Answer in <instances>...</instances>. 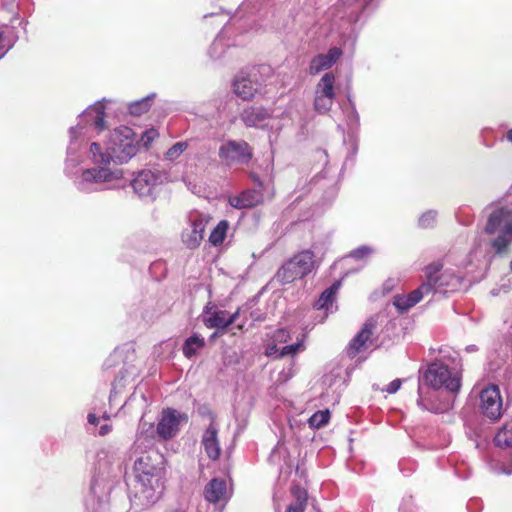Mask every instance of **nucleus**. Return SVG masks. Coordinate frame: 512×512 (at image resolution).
I'll return each mask as SVG.
<instances>
[{
	"label": "nucleus",
	"instance_id": "45",
	"mask_svg": "<svg viewBox=\"0 0 512 512\" xmlns=\"http://www.w3.org/2000/svg\"><path fill=\"white\" fill-rule=\"evenodd\" d=\"M112 430V427L111 425L109 424H103L100 426V429H99V435L101 436H105L107 435L108 433H110Z\"/></svg>",
	"mask_w": 512,
	"mask_h": 512
},
{
	"label": "nucleus",
	"instance_id": "7",
	"mask_svg": "<svg viewBox=\"0 0 512 512\" xmlns=\"http://www.w3.org/2000/svg\"><path fill=\"white\" fill-rule=\"evenodd\" d=\"M442 269L439 263H432L425 268V275L428 282H431L434 294H446L457 291L461 288L463 277L456 274L453 269Z\"/></svg>",
	"mask_w": 512,
	"mask_h": 512
},
{
	"label": "nucleus",
	"instance_id": "56",
	"mask_svg": "<svg viewBox=\"0 0 512 512\" xmlns=\"http://www.w3.org/2000/svg\"><path fill=\"white\" fill-rule=\"evenodd\" d=\"M503 472H504V473H506V474H511V473H512V471H511V470H509V471H503Z\"/></svg>",
	"mask_w": 512,
	"mask_h": 512
},
{
	"label": "nucleus",
	"instance_id": "26",
	"mask_svg": "<svg viewBox=\"0 0 512 512\" xmlns=\"http://www.w3.org/2000/svg\"><path fill=\"white\" fill-rule=\"evenodd\" d=\"M292 494L295 497V502L287 507V512H304L308 500L306 490L296 486L293 487Z\"/></svg>",
	"mask_w": 512,
	"mask_h": 512
},
{
	"label": "nucleus",
	"instance_id": "51",
	"mask_svg": "<svg viewBox=\"0 0 512 512\" xmlns=\"http://www.w3.org/2000/svg\"><path fill=\"white\" fill-rule=\"evenodd\" d=\"M119 357H120V353L118 351H114V353L111 355V357L108 361H112L113 359H117Z\"/></svg>",
	"mask_w": 512,
	"mask_h": 512
},
{
	"label": "nucleus",
	"instance_id": "20",
	"mask_svg": "<svg viewBox=\"0 0 512 512\" xmlns=\"http://www.w3.org/2000/svg\"><path fill=\"white\" fill-rule=\"evenodd\" d=\"M289 260L294 262V266L298 268V271L303 277L310 274L316 268L315 255L310 249L298 252L293 257L289 258Z\"/></svg>",
	"mask_w": 512,
	"mask_h": 512
},
{
	"label": "nucleus",
	"instance_id": "14",
	"mask_svg": "<svg viewBox=\"0 0 512 512\" xmlns=\"http://www.w3.org/2000/svg\"><path fill=\"white\" fill-rule=\"evenodd\" d=\"M260 83L251 75L240 73L233 82L234 93L243 100H251L260 90Z\"/></svg>",
	"mask_w": 512,
	"mask_h": 512
},
{
	"label": "nucleus",
	"instance_id": "3",
	"mask_svg": "<svg viewBox=\"0 0 512 512\" xmlns=\"http://www.w3.org/2000/svg\"><path fill=\"white\" fill-rule=\"evenodd\" d=\"M423 383L433 389L444 388L451 393H457L461 387V375L455 368L449 369L440 361H435L427 367L419 381L417 404L422 409H428L422 396Z\"/></svg>",
	"mask_w": 512,
	"mask_h": 512
},
{
	"label": "nucleus",
	"instance_id": "16",
	"mask_svg": "<svg viewBox=\"0 0 512 512\" xmlns=\"http://www.w3.org/2000/svg\"><path fill=\"white\" fill-rule=\"evenodd\" d=\"M376 320L373 318L368 319L362 330L353 338L349 344L348 354L352 357L356 356L362 349L367 347L368 342L376 329Z\"/></svg>",
	"mask_w": 512,
	"mask_h": 512
},
{
	"label": "nucleus",
	"instance_id": "2",
	"mask_svg": "<svg viewBox=\"0 0 512 512\" xmlns=\"http://www.w3.org/2000/svg\"><path fill=\"white\" fill-rule=\"evenodd\" d=\"M163 456L157 451H148L134 462L135 493L134 498L143 507L153 505L164 489Z\"/></svg>",
	"mask_w": 512,
	"mask_h": 512
},
{
	"label": "nucleus",
	"instance_id": "53",
	"mask_svg": "<svg viewBox=\"0 0 512 512\" xmlns=\"http://www.w3.org/2000/svg\"><path fill=\"white\" fill-rule=\"evenodd\" d=\"M223 332H219L218 330L212 334L211 338H215L218 334H222Z\"/></svg>",
	"mask_w": 512,
	"mask_h": 512
},
{
	"label": "nucleus",
	"instance_id": "42",
	"mask_svg": "<svg viewBox=\"0 0 512 512\" xmlns=\"http://www.w3.org/2000/svg\"><path fill=\"white\" fill-rule=\"evenodd\" d=\"M197 412L202 418L209 420V423H216L215 416L208 406H206V405L200 406L197 409Z\"/></svg>",
	"mask_w": 512,
	"mask_h": 512
},
{
	"label": "nucleus",
	"instance_id": "44",
	"mask_svg": "<svg viewBox=\"0 0 512 512\" xmlns=\"http://www.w3.org/2000/svg\"><path fill=\"white\" fill-rule=\"evenodd\" d=\"M401 384H402L401 379H395L387 385V387L385 388L384 391H386L389 394H394L400 389Z\"/></svg>",
	"mask_w": 512,
	"mask_h": 512
},
{
	"label": "nucleus",
	"instance_id": "36",
	"mask_svg": "<svg viewBox=\"0 0 512 512\" xmlns=\"http://www.w3.org/2000/svg\"><path fill=\"white\" fill-rule=\"evenodd\" d=\"M393 305L401 313L406 312L413 307V305H410V299L408 295L403 294H397L393 297Z\"/></svg>",
	"mask_w": 512,
	"mask_h": 512
},
{
	"label": "nucleus",
	"instance_id": "55",
	"mask_svg": "<svg viewBox=\"0 0 512 512\" xmlns=\"http://www.w3.org/2000/svg\"><path fill=\"white\" fill-rule=\"evenodd\" d=\"M103 418H104V419H106V420H108V419H109V416L105 413V414L103 415Z\"/></svg>",
	"mask_w": 512,
	"mask_h": 512
},
{
	"label": "nucleus",
	"instance_id": "39",
	"mask_svg": "<svg viewBox=\"0 0 512 512\" xmlns=\"http://www.w3.org/2000/svg\"><path fill=\"white\" fill-rule=\"evenodd\" d=\"M158 132L155 129H148L143 132L141 137V143L145 148H148L150 144L158 137Z\"/></svg>",
	"mask_w": 512,
	"mask_h": 512
},
{
	"label": "nucleus",
	"instance_id": "9",
	"mask_svg": "<svg viewBox=\"0 0 512 512\" xmlns=\"http://www.w3.org/2000/svg\"><path fill=\"white\" fill-rule=\"evenodd\" d=\"M479 409L481 414L489 420L498 421L504 412L503 399L500 389L495 384L483 388L479 394Z\"/></svg>",
	"mask_w": 512,
	"mask_h": 512
},
{
	"label": "nucleus",
	"instance_id": "38",
	"mask_svg": "<svg viewBox=\"0 0 512 512\" xmlns=\"http://www.w3.org/2000/svg\"><path fill=\"white\" fill-rule=\"evenodd\" d=\"M12 42L5 36V30L0 27V59L10 50Z\"/></svg>",
	"mask_w": 512,
	"mask_h": 512
},
{
	"label": "nucleus",
	"instance_id": "15",
	"mask_svg": "<svg viewBox=\"0 0 512 512\" xmlns=\"http://www.w3.org/2000/svg\"><path fill=\"white\" fill-rule=\"evenodd\" d=\"M218 431L219 429L216 423H209L201 438V445L207 457L211 460H217L221 452Z\"/></svg>",
	"mask_w": 512,
	"mask_h": 512
},
{
	"label": "nucleus",
	"instance_id": "48",
	"mask_svg": "<svg viewBox=\"0 0 512 512\" xmlns=\"http://www.w3.org/2000/svg\"><path fill=\"white\" fill-rule=\"evenodd\" d=\"M505 139L512 144V128L506 132Z\"/></svg>",
	"mask_w": 512,
	"mask_h": 512
},
{
	"label": "nucleus",
	"instance_id": "17",
	"mask_svg": "<svg viewBox=\"0 0 512 512\" xmlns=\"http://www.w3.org/2000/svg\"><path fill=\"white\" fill-rule=\"evenodd\" d=\"M241 120L247 127L263 128L270 118V113L263 107H248L241 113Z\"/></svg>",
	"mask_w": 512,
	"mask_h": 512
},
{
	"label": "nucleus",
	"instance_id": "57",
	"mask_svg": "<svg viewBox=\"0 0 512 512\" xmlns=\"http://www.w3.org/2000/svg\"><path fill=\"white\" fill-rule=\"evenodd\" d=\"M91 490H92V493L94 494V492H95V487H94V486H92V487H91Z\"/></svg>",
	"mask_w": 512,
	"mask_h": 512
},
{
	"label": "nucleus",
	"instance_id": "43",
	"mask_svg": "<svg viewBox=\"0 0 512 512\" xmlns=\"http://www.w3.org/2000/svg\"><path fill=\"white\" fill-rule=\"evenodd\" d=\"M348 124L350 126H357L359 123V114L356 111L354 105H352L351 110L347 114Z\"/></svg>",
	"mask_w": 512,
	"mask_h": 512
},
{
	"label": "nucleus",
	"instance_id": "34",
	"mask_svg": "<svg viewBox=\"0 0 512 512\" xmlns=\"http://www.w3.org/2000/svg\"><path fill=\"white\" fill-rule=\"evenodd\" d=\"M108 506L107 497L96 499L95 495H92L87 502L88 512H104Z\"/></svg>",
	"mask_w": 512,
	"mask_h": 512
},
{
	"label": "nucleus",
	"instance_id": "52",
	"mask_svg": "<svg viewBox=\"0 0 512 512\" xmlns=\"http://www.w3.org/2000/svg\"><path fill=\"white\" fill-rule=\"evenodd\" d=\"M478 256V248H475L471 253H470V257H474V258H477Z\"/></svg>",
	"mask_w": 512,
	"mask_h": 512
},
{
	"label": "nucleus",
	"instance_id": "49",
	"mask_svg": "<svg viewBox=\"0 0 512 512\" xmlns=\"http://www.w3.org/2000/svg\"><path fill=\"white\" fill-rule=\"evenodd\" d=\"M465 350L467 352H474V351H477V346L476 345H468Z\"/></svg>",
	"mask_w": 512,
	"mask_h": 512
},
{
	"label": "nucleus",
	"instance_id": "10",
	"mask_svg": "<svg viewBox=\"0 0 512 512\" xmlns=\"http://www.w3.org/2000/svg\"><path fill=\"white\" fill-rule=\"evenodd\" d=\"M335 97V76L333 73L327 72L316 84L313 101L314 110L319 114L328 113L332 108Z\"/></svg>",
	"mask_w": 512,
	"mask_h": 512
},
{
	"label": "nucleus",
	"instance_id": "54",
	"mask_svg": "<svg viewBox=\"0 0 512 512\" xmlns=\"http://www.w3.org/2000/svg\"><path fill=\"white\" fill-rule=\"evenodd\" d=\"M243 327H244V324H240V325H238V329H240V330H242V329H243Z\"/></svg>",
	"mask_w": 512,
	"mask_h": 512
},
{
	"label": "nucleus",
	"instance_id": "32",
	"mask_svg": "<svg viewBox=\"0 0 512 512\" xmlns=\"http://www.w3.org/2000/svg\"><path fill=\"white\" fill-rule=\"evenodd\" d=\"M189 144L187 141H180L172 145L164 154V158L167 161L174 162L177 160L184 151L187 150Z\"/></svg>",
	"mask_w": 512,
	"mask_h": 512
},
{
	"label": "nucleus",
	"instance_id": "19",
	"mask_svg": "<svg viewBox=\"0 0 512 512\" xmlns=\"http://www.w3.org/2000/svg\"><path fill=\"white\" fill-rule=\"evenodd\" d=\"M340 283H334L329 288L324 290L320 295L319 299L315 302L314 308L323 313L320 321H324V319L328 316L329 313H333L334 309V301L337 290L339 289Z\"/></svg>",
	"mask_w": 512,
	"mask_h": 512
},
{
	"label": "nucleus",
	"instance_id": "47",
	"mask_svg": "<svg viewBox=\"0 0 512 512\" xmlns=\"http://www.w3.org/2000/svg\"><path fill=\"white\" fill-rule=\"evenodd\" d=\"M87 419L88 423L91 425H97L99 422V418L93 413H89Z\"/></svg>",
	"mask_w": 512,
	"mask_h": 512
},
{
	"label": "nucleus",
	"instance_id": "11",
	"mask_svg": "<svg viewBox=\"0 0 512 512\" xmlns=\"http://www.w3.org/2000/svg\"><path fill=\"white\" fill-rule=\"evenodd\" d=\"M188 422V416L175 409L167 408L163 410L161 418L157 424L156 432L158 436L167 440L173 438L180 430L182 423Z\"/></svg>",
	"mask_w": 512,
	"mask_h": 512
},
{
	"label": "nucleus",
	"instance_id": "12",
	"mask_svg": "<svg viewBox=\"0 0 512 512\" xmlns=\"http://www.w3.org/2000/svg\"><path fill=\"white\" fill-rule=\"evenodd\" d=\"M189 220L190 224L183 230L181 237L187 248L195 249L203 240L207 220L198 213L190 215Z\"/></svg>",
	"mask_w": 512,
	"mask_h": 512
},
{
	"label": "nucleus",
	"instance_id": "28",
	"mask_svg": "<svg viewBox=\"0 0 512 512\" xmlns=\"http://www.w3.org/2000/svg\"><path fill=\"white\" fill-rule=\"evenodd\" d=\"M155 96V93H152L140 100L130 103L128 106L130 114L134 116H140L146 113L150 109Z\"/></svg>",
	"mask_w": 512,
	"mask_h": 512
},
{
	"label": "nucleus",
	"instance_id": "1",
	"mask_svg": "<svg viewBox=\"0 0 512 512\" xmlns=\"http://www.w3.org/2000/svg\"><path fill=\"white\" fill-rule=\"evenodd\" d=\"M81 127L73 129L72 133L82 132ZM138 149L135 133L127 126L115 128L109 135L107 145L73 136L67 146L64 173L80 193L91 194L111 189L124 176L123 169L113 165L127 163L138 153Z\"/></svg>",
	"mask_w": 512,
	"mask_h": 512
},
{
	"label": "nucleus",
	"instance_id": "30",
	"mask_svg": "<svg viewBox=\"0 0 512 512\" xmlns=\"http://www.w3.org/2000/svg\"><path fill=\"white\" fill-rule=\"evenodd\" d=\"M229 227V223L226 220L220 221L217 226L212 230L209 236V242L213 246H218L223 243L226 233Z\"/></svg>",
	"mask_w": 512,
	"mask_h": 512
},
{
	"label": "nucleus",
	"instance_id": "4",
	"mask_svg": "<svg viewBox=\"0 0 512 512\" xmlns=\"http://www.w3.org/2000/svg\"><path fill=\"white\" fill-rule=\"evenodd\" d=\"M485 232L497 234V237L491 241L496 254L506 252L512 243V209L502 207L494 210L489 215Z\"/></svg>",
	"mask_w": 512,
	"mask_h": 512
},
{
	"label": "nucleus",
	"instance_id": "18",
	"mask_svg": "<svg viewBox=\"0 0 512 512\" xmlns=\"http://www.w3.org/2000/svg\"><path fill=\"white\" fill-rule=\"evenodd\" d=\"M205 499L211 503L226 502L229 498L224 479L213 478L204 490Z\"/></svg>",
	"mask_w": 512,
	"mask_h": 512
},
{
	"label": "nucleus",
	"instance_id": "31",
	"mask_svg": "<svg viewBox=\"0 0 512 512\" xmlns=\"http://www.w3.org/2000/svg\"><path fill=\"white\" fill-rule=\"evenodd\" d=\"M331 62L325 57L324 54H318L312 58L309 65V74L316 75L323 70L331 68Z\"/></svg>",
	"mask_w": 512,
	"mask_h": 512
},
{
	"label": "nucleus",
	"instance_id": "29",
	"mask_svg": "<svg viewBox=\"0 0 512 512\" xmlns=\"http://www.w3.org/2000/svg\"><path fill=\"white\" fill-rule=\"evenodd\" d=\"M225 30L226 27L218 34L209 49V55L212 59L217 60L224 56L225 48L227 47V44L224 41Z\"/></svg>",
	"mask_w": 512,
	"mask_h": 512
},
{
	"label": "nucleus",
	"instance_id": "21",
	"mask_svg": "<svg viewBox=\"0 0 512 512\" xmlns=\"http://www.w3.org/2000/svg\"><path fill=\"white\" fill-rule=\"evenodd\" d=\"M229 204L236 209L255 207L261 201V195L255 190H246L239 195L230 196Z\"/></svg>",
	"mask_w": 512,
	"mask_h": 512
},
{
	"label": "nucleus",
	"instance_id": "24",
	"mask_svg": "<svg viewBox=\"0 0 512 512\" xmlns=\"http://www.w3.org/2000/svg\"><path fill=\"white\" fill-rule=\"evenodd\" d=\"M205 346V340L199 334H193L183 344L182 351L185 357L192 358Z\"/></svg>",
	"mask_w": 512,
	"mask_h": 512
},
{
	"label": "nucleus",
	"instance_id": "35",
	"mask_svg": "<svg viewBox=\"0 0 512 512\" xmlns=\"http://www.w3.org/2000/svg\"><path fill=\"white\" fill-rule=\"evenodd\" d=\"M437 218V212L434 210H429L423 213L418 220V225L421 228H431L435 225Z\"/></svg>",
	"mask_w": 512,
	"mask_h": 512
},
{
	"label": "nucleus",
	"instance_id": "58",
	"mask_svg": "<svg viewBox=\"0 0 512 512\" xmlns=\"http://www.w3.org/2000/svg\"><path fill=\"white\" fill-rule=\"evenodd\" d=\"M245 5V3H242L241 9H244Z\"/></svg>",
	"mask_w": 512,
	"mask_h": 512
},
{
	"label": "nucleus",
	"instance_id": "40",
	"mask_svg": "<svg viewBox=\"0 0 512 512\" xmlns=\"http://www.w3.org/2000/svg\"><path fill=\"white\" fill-rule=\"evenodd\" d=\"M125 378H126V374L121 370L119 372V374L117 375V377L115 378V381L112 384V389H111V393H110V399L112 398V396L114 394L117 393V389L118 388H122L124 386L123 381L125 380Z\"/></svg>",
	"mask_w": 512,
	"mask_h": 512
},
{
	"label": "nucleus",
	"instance_id": "8",
	"mask_svg": "<svg viewBox=\"0 0 512 512\" xmlns=\"http://www.w3.org/2000/svg\"><path fill=\"white\" fill-rule=\"evenodd\" d=\"M218 155L227 166L247 165L253 157V149L244 140H227L220 145Z\"/></svg>",
	"mask_w": 512,
	"mask_h": 512
},
{
	"label": "nucleus",
	"instance_id": "23",
	"mask_svg": "<svg viewBox=\"0 0 512 512\" xmlns=\"http://www.w3.org/2000/svg\"><path fill=\"white\" fill-rule=\"evenodd\" d=\"M203 322L207 328H216L219 332H224L229 326L227 319V311L217 310L203 318Z\"/></svg>",
	"mask_w": 512,
	"mask_h": 512
},
{
	"label": "nucleus",
	"instance_id": "37",
	"mask_svg": "<svg viewBox=\"0 0 512 512\" xmlns=\"http://www.w3.org/2000/svg\"><path fill=\"white\" fill-rule=\"evenodd\" d=\"M373 252V248H371L370 246L363 245L352 250L349 256L356 260H362L370 256Z\"/></svg>",
	"mask_w": 512,
	"mask_h": 512
},
{
	"label": "nucleus",
	"instance_id": "59",
	"mask_svg": "<svg viewBox=\"0 0 512 512\" xmlns=\"http://www.w3.org/2000/svg\"><path fill=\"white\" fill-rule=\"evenodd\" d=\"M510 269H511V271H512V259H511V263H510Z\"/></svg>",
	"mask_w": 512,
	"mask_h": 512
},
{
	"label": "nucleus",
	"instance_id": "46",
	"mask_svg": "<svg viewBox=\"0 0 512 512\" xmlns=\"http://www.w3.org/2000/svg\"><path fill=\"white\" fill-rule=\"evenodd\" d=\"M239 313H240L239 309H238L237 311H235L233 314H230V315H229V314L227 313V319H228V321H229V326H230L231 324H233V323L237 320V318L239 317Z\"/></svg>",
	"mask_w": 512,
	"mask_h": 512
},
{
	"label": "nucleus",
	"instance_id": "22",
	"mask_svg": "<svg viewBox=\"0 0 512 512\" xmlns=\"http://www.w3.org/2000/svg\"><path fill=\"white\" fill-rule=\"evenodd\" d=\"M304 278L298 271V268L294 266V262L289 259L286 260L276 271L274 280L280 285H286L294 282L297 279Z\"/></svg>",
	"mask_w": 512,
	"mask_h": 512
},
{
	"label": "nucleus",
	"instance_id": "41",
	"mask_svg": "<svg viewBox=\"0 0 512 512\" xmlns=\"http://www.w3.org/2000/svg\"><path fill=\"white\" fill-rule=\"evenodd\" d=\"M333 66L342 55V50L338 47H332L324 54Z\"/></svg>",
	"mask_w": 512,
	"mask_h": 512
},
{
	"label": "nucleus",
	"instance_id": "50",
	"mask_svg": "<svg viewBox=\"0 0 512 512\" xmlns=\"http://www.w3.org/2000/svg\"><path fill=\"white\" fill-rule=\"evenodd\" d=\"M440 354H442L443 358L450 357V353L447 349H440Z\"/></svg>",
	"mask_w": 512,
	"mask_h": 512
},
{
	"label": "nucleus",
	"instance_id": "5",
	"mask_svg": "<svg viewBox=\"0 0 512 512\" xmlns=\"http://www.w3.org/2000/svg\"><path fill=\"white\" fill-rule=\"evenodd\" d=\"M105 101L106 100L103 99L101 101L95 102L79 115V122L77 125L69 129V144L72 142L73 138L72 130L78 129L80 126H82L81 131L83 132L74 133V136H76L79 140L83 139L93 141L92 138L94 137V132L99 134L107 129V122L105 120Z\"/></svg>",
	"mask_w": 512,
	"mask_h": 512
},
{
	"label": "nucleus",
	"instance_id": "25",
	"mask_svg": "<svg viewBox=\"0 0 512 512\" xmlns=\"http://www.w3.org/2000/svg\"><path fill=\"white\" fill-rule=\"evenodd\" d=\"M494 443L501 448L512 447V421L505 423L494 437Z\"/></svg>",
	"mask_w": 512,
	"mask_h": 512
},
{
	"label": "nucleus",
	"instance_id": "27",
	"mask_svg": "<svg viewBox=\"0 0 512 512\" xmlns=\"http://www.w3.org/2000/svg\"><path fill=\"white\" fill-rule=\"evenodd\" d=\"M433 296V287L431 282H428L427 280L423 282L418 288L413 290L408 294V297L410 299V305L415 306L418 304L421 300H423L427 296Z\"/></svg>",
	"mask_w": 512,
	"mask_h": 512
},
{
	"label": "nucleus",
	"instance_id": "33",
	"mask_svg": "<svg viewBox=\"0 0 512 512\" xmlns=\"http://www.w3.org/2000/svg\"><path fill=\"white\" fill-rule=\"evenodd\" d=\"M329 410H320L315 412L309 419L308 424L311 428H320L329 422Z\"/></svg>",
	"mask_w": 512,
	"mask_h": 512
},
{
	"label": "nucleus",
	"instance_id": "13",
	"mask_svg": "<svg viewBox=\"0 0 512 512\" xmlns=\"http://www.w3.org/2000/svg\"><path fill=\"white\" fill-rule=\"evenodd\" d=\"M290 338L289 332L284 329H278L273 334V343H270L266 347V355L272 356L277 355L281 358L287 355H295L298 351L304 349L303 340L297 341L290 345L278 347L276 343H284Z\"/></svg>",
	"mask_w": 512,
	"mask_h": 512
},
{
	"label": "nucleus",
	"instance_id": "6",
	"mask_svg": "<svg viewBox=\"0 0 512 512\" xmlns=\"http://www.w3.org/2000/svg\"><path fill=\"white\" fill-rule=\"evenodd\" d=\"M167 180V173L158 169L139 171L131 181L135 194L146 201H154L160 186Z\"/></svg>",
	"mask_w": 512,
	"mask_h": 512
}]
</instances>
